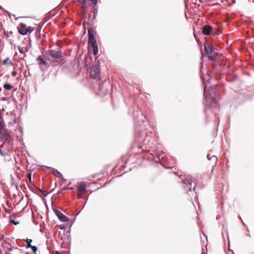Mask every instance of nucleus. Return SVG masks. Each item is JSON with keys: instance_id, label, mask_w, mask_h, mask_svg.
<instances>
[{"instance_id": "obj_39", "label": "nucleus", "mask_w": 254, "mask_h": 254, "mask_svg": "<svg viewBox=\"0 0 254 254\" xmlns=\"http://www.w3.org/2000/svg\"><path fill=\"white\" fill-rule=\"evenodd\" d=\"M142 146H138V148H141Z\"/></svg>"}, {"instance_id": "obj_33", "label": "nucleus", "mask_w": 254, "mask_h": 254, "mask_svg": "<svg viewBox=\"0 0 254 254\" xmlns=\"http://www.w3.org/2000/svg\"><path fill=\"white\" fill-rule=\"evenodd\" d=\"M60 228L61 230H64V229H65V227H64V225H61L60 226Z\"/></svg>"}, {"instance_id": "obj_20", "label": "nucleus", "mask_w": 254, "mask_h": 254, "mask_svg": "<svg viewBox=\"0 0 254 254\" xmlns=\"http://www.w3.org/2000/svg\"><path fill=\"white\" fill-rule=\"evenodd\" d=\"M32 242V240L31 239H27L26 240V244H27V246H26V248H29L30 247H32V246L31 243V242Z\"/></svg>"}, {"instance_id": "obj_7", "label": "nucleus", "mask_w": 254, "mask_h": 254, "mask_svg": "<svg viewBox=\"0 0 254 254\" xmlns=\"http://www.w3.org/2000/svg\"><path fill=\"white\" fill-rule=\"evenodd\" d=\"M55 212L56 215L58 216L59 219L61 222H65L68 221V218L64 214H63L61 211L58 210H55Z\"/></svg>"}, {"instance_id": "obj_23", "label": "nucleus", "mask_w": 254, "mask_h": 254, "mask_svg": "<svg viewBox=\"0 0 254 254\" xmlns=\"http://www.w3.org/2000/svg\"><path fill=\"white\" fill-rule=\"evenodd\" d=\"M30 248L32 249V250L33 253H34V254H37L36 252L38 251L37 247L36 246H32V247H30Z\"/></svg>"}, {"instance_id": "obj_18", "label": "nucleus", "mask_w": 254, "mask_h": 254, "mask_svg": "<svg viewBox=\"0 0 254 254\" xmlns=\"http://www.w3.org/2000/svg\"><path fill=\"white\" fill-rule=\"evenodd\" d=\"M207 157L208 160H212L213 162H214L215 165H216V162L217 160V158L216 156L213 155L211 157H209V155L207 154Z\"/></svg>"}, {"instance_id": "obj_42", "label": "nucleus", "mask_w": 254, "mask_h": 254, "mask_svg": "<svg viewBox=\"0 0 254 254\" xmlns=\"http://www.w3.org/2000/svg\"><path fill=\"white\" fill-rule=\"evenodd\" d=\"M144 135H142V136H140V137H143Z\"/></svg>"}, {"instance_id": "obj_10", "label": "nucleus", "mask_w": 254, "mask_h": 254, "mask_svg": "<svg viewBox=\"0 0 254 254\" xmlns=\"http://www.w3.org/2000/svg\"><path fill=\"white\" fill-rule=\"evenodd\" d=\"M8 155L7 148L4 147V145L0 146V155L2 157H6Z\"/></svg>"}, {"instance_id": "obj_25", "label": "nucleus", "mask_w": 254, "mask_h": 254, "mask_svg": "<svg viewBox=\"0 0 254 254\" xmlns=\"http://www.w3.org/2000/svg\"><path fill=\"white\" fill-rule=\"evenodd\" d=\"M18 51H19V52L21 54H24V50H23V48L20 47H18Z\"/></svg>"}, {"instance_id": "obj_11", "label": "nucleus", "mask_w": 254, "mask_h": 254, "mask_svg": "<svg viewBox=\"0 0 254 254\" xmlns=\"http://www.w3.org/2000/svg\"><path fill=\"white\" fill-rule=\"evenodd\" d=\"M186 183H187L189 186H190L191 187L192 185V181L190 179H185L184 182H183L184 189L186 190H187L188 189L189 190H191L190 188H189L186 185Z\"/></svg>"}, {"instance_id": "obj_19", "label": "nucleus", "mask_w": 254, "mask_h": 254, "mask_svg": "<svg viewBox=\"0 0 254 254\" xmlns=\"http://www.w3.org/2000/svg\"><path fill=\"white\" fill-rule=\"evenodd\" d=\"M3 88L6 90H9L11 89L12 86L9 83H5L3 85Z\"/></svg>"}, {"instance_id": "obj_40", "label": "nucleus", "mask_w": 254, "mask_h": 254, "mask_svg": "<svg viewBox=\"0 0 254 254\" xmlns=\"http://www.w3.org/2000/svg\"><path fill=\"white\" fill-rule=\"evenodd\" d=\"M195 189V187L194 186V187H193V190H194Z\"/></svg>"}, {"instance_id": "obj_29", "label": "nucleus", "mask_w": 254, "mask_h": 254, "mask_svg": "<svg viewBox=\"0 0 254 254\" xmlns=\"http://www.w3.org/2000/svg\"><path fill=\"white\" fill-rule=\"evenodd\" d=\"M10 223L11 224H13L14 225H17V224H19V222H16L15 220H11L10 221Z\"/></svg>"}, {"instance_id": "obj_16", "label": "nucleus", "mask_w": 254, "mask_h": 254, "mask_svg": "<svg viewBox=\"0 0 254 254\" xmlns=\"http://www.w3.org/2000/svg\"><path fill=\"white\" fill-rule=\"evenodd\" d=\"M0 134H1L5 137H6L7 136V131L2 125H1L0 126Z\"/></svg>"}, {"instance_id": "obj_36", "label": "nucleus", "mask_w": 254, "mask_h": 254, "mask_svg": "<svg viewBox=\"0 0 254 254\" xmlns=\"http://www.w3.org/2000/svg\"><path fill=\"white\" fill-rule=\"evenodd\" d=\"M136 139L138 141H139V140H138V137L137 134L136 133Z\"/></svg>"}, {"instance_id": "obj_6", "label": "nucleus", "mask_w": 254, "mask_h": 254, "mask_svg": "<svg viewBox=\"0 0 254 254\" xmlns=\"http://www.w3.org/2000/svg\"><path fill=\"white\" fill-rule=\"evenodd\" d=\"M100 74V69L97 66H94L90 71V75L93 78H98Z\"/></svg>"}, {"instance_id": "obj_27", "label": "nucleus", "mask_w": 254, "mask_h": 254, "mask_svg": "<svg viewBox=\"0 0 254 254\" xmlns=\"http://www.w3.org/2000/svg\"><path fill=\"white\" fill-rule=\"evenodd\" d=\"M40 191H41L43 193V195L45 196H46L48 194V193H49V192L47 191H43V190H40Z\"/></svg>"}, {"instance_id": "obj_14", "label": "nucleus", "mask_w": 254, "mask_h": 254, "mask_svg": "<svg viewBox=\"0 0 254 254\" xmlns=\"http://www.w3.org/2000/svg\"><path fill=\"white\" fill-rule=\"evenodd\" d=\"M52 173L57 177L60 178L62 180H64L62 174L57 170L52 169Z\"/></svg>"}, {"instance_id": "obj_9", "label": "nucleus", "mask_w": 254, "mask_h": 254, "mask_svg": "<svg viewBox=\"0 0 254 254\" xmlns=\"http://www.w3.org/2000/svg\"><path fill=\"white\" fill-rule=\"evenodd\" d=\"M212 30V27L209 25H205L202 27V32L206 36H209Z\"/></svg>"}, {"instance_id": "obj_35", "label": "nucleus", "mask_w": 254, "mask_h": 254, "mask_svg": "<svg viewBox=\"0 0 254 254\" xmlns=\"http://www.w3.org/2000/svg\"><path fill=\"white\" fill-rule=\"evenodd\" d=\"M15 249V248H14V247H10V248H9V250H10V251H12V250L13 249ZM15 249H17V248H15Z\"/></svg>"}, {"instance_id": "obj_8", "label": "nucleus", "mask_w": 254, "mask_h": 254, "mask_svg": "<svg viewBox=\"0 0 254 254\" xmlns=\"http://www.w3.org/2000/svg\"><path fill=\"white\" fill-rule=\"evenodd\" d=\"M105 83L100 81L99 83V90L101 95H105L108 92V88L104 86Z\"/></svg>"}, {"instance_id": "obj_38", "label": "nucleus", "mask_w": 254, "mask_h": 254, "mask_svg": "<svg viewBox=\"0 0 254 254\" xmlns=\"http://www.w3.org/2000/svg\"><path fill=\"white\" fill-rule=\"evenodd\" d=\"M56 254H60V252H58V251H56Z\"/></svg>"}, {"instance_id": "obj_41", "label": "nucleus", "mask_w": 254, "mask_h": 254, "mask_svg": "<svg viewBox=\"0 0 254 254\" xmlns=\"http://www.w3.org/2000/svg\"><path fill=\"white\" fill-rule=\"evenodd\" d=\"M144 135H142V136H140V137H143Z\"/></svg>"}, {"instance_id": "obj_28", "label": "nucleus", "mask_w": 254, "mask_h": 254, "mask_svg": "<svg viewBox=\"0 0 254 254\" xmlns=\"http://www.w3.org/2000/svg\"><path fill=\"white\" fill-rule=\"evenodd\" d=\"M90 0L92 2V3L94 5H96L98 3V0Z\"/></svg>"}, {"instance_id": "obj_12", "label": "nucleus", "mask_w": 254, "mask_h": 254, "mask_svg": "<svg viewBox=\"0 0 254 254\" xmlns=\"http://www.w3.org/2000/svg\"><path fill=\"white\" fill-rule=\"evenodd\" d=\"M214 51V48L213 46L207 47L204 45V51L207 55H212Z\"/></svg>"}, {"instance_id": "obj_3", "label": "nucleus", "mask_w": 254, "mask_h": 254, "mask_svg": "<svg viewBox=\"0 0 254 254\" xmlns=\"http://www.w3.org/2000/svg\"><path fill=\"white\" fill-rule=\"evenodd\" d=\"M18 32L22 35H26L28 32L31 33L33 31L34 29L30 26L27 27L25 24L20 23L17 27Z\"/></svg>"}, {"instance_id": "obj_30", "label": "nucleus", "mask_w": 254, "mask_h": 254, "mask_svg": "<svg viewBox=\"0 0 254 254\" xmlns=\"http://www.w3.org/2000/svg\"><path fill=\"white\" fill-rule=\"evenodd\" d=\"M149 136H145V138H144V139L143 140V145H145V142H146V140H147V141H148L149 142Z\"/></svg>"}, {"instance_id": "obj_37", "label": "nucleus", "mask_w": 254, "mask_h": 254, "mask_svg": "<svg viewBox=\"0 0 254 254\" xmlns=\"http://www.w3.org/2000/svg\"><path fill=\"white\" fill-rule=\"evenodd\" d=\"M215 166V165H213V166H212V170H211V172H212V173H213V169H214V166Z\"/></svg>"}, {"instance_id": "obj_4", "label": "nucleus", "mask_w": 254, "mask_h": 254, "mask_svg": "<svg viewBox=\"0 0 254 254\" xmlns=\"http://www.w3.org/2000/svg\"><path fill=\"white\" fill-rule=\"evenodd\" d=\"M47 54L55 60H59L63 57V53L61 50H49Z\"/></svg>"}, {"instance_id": "obj_22", "label": "nucleus", "mask_w": 254, "mask_h": 254, "mask_svg": "<svg viewBox=\"0 0 254 254\" xmlns=\"http://www.w3.org/2000/svg\"><path fill=\"white\" fill-rule=\"evenodd\" d=\"M209 55L208 59L210 61H215L216 60L215 56H213V54L212 55Z\"/></svg>"}, {"instance_id": "obj_34", "label": "nucleus", "mask_w": 254, "mask_h": 254, "mask_svg": "<svg viewBox=\"0 0 254 254\" xmlns=\"http://www.w3.org/2000/svg\"><path fill=\"white\" fill-rule=\"evenodd\" d=\"M16 74H17V72L16 71H13L12 73V75L13 76H16Z\"/></svg>"}, {"instance_id": "obj_17", "label": "nucleus", "mask_w": 254, "mask_h": 254, "mask_svg": "<svg viewBox=\"0 0 254 254\" xmlns=\"http://www.w3.org/2000/svg\"><path fill=\"white\" fill-rule=\"evenodd\" d=\"M155 153L156 155V157L160 160L162 158V156L164 154V152L162 150H158Z\"/></svg>"}, {"instance_id": "obj_32", "label": "nucleus", "mask_w": 254, "mask_h": 254, "mask_svg": "<svg viewBox=\"0 0 254 254\" xmlns=\"http://www.w3.org/2000/svg\"><path fill=\"white\" fill-rule=\"evenodd\" d=\"M9 61V58H7L6 59L4 60L3 61V64H7L8 63V61Z\"/></svg>"}, {"instance_id": "obj_21", "label": "nucleus", "mask_w": 254, "mask_h": 254, "mask_svg": "<svg viewBox=\"0 0 254 254\" xmlns=\"http://www.w3.org/2000/svg\"><path fill=\"white\" fill-rule=\"evenodd\" d=\"M93 49V54L94 56L97 55L98 52V45L95 46V47H92Z\"/></svg>"}, {"instance_id": "obj_5", "label": "nucleus", "mask_w": 254, "mask_h": 254, "mask_svg": "<svg viewBox=\"0 0 254 254\" xmlns=\"http://www.w3.org/2000/svg\"><path fill=\"white\" fill-rule=\"evenodd\" d=\"M94 31L92 28L88 30V43L90 44L92 47H95L97 45L96 40L94 35Z\"/></svg>"}, {"instance_id": "obj_1", "label": "nucleus", "mask_w": 254, "mask_h": 254, "mask_svg": "<svg viewBox=\"0 0 254 254\" xmlns=\"http://www.w3.org/2000/svg\"><path fill=\"white\" fill-rule=\"evenodd\" d=\"M208 91L209 92L208 95L205 94V91H204V98L205 99L206 102L208 104L212 112L216 114L218 110L217 109L216 99L214 98L215 96V93L213 91L212 88H210Z\"/></svg>"}, {"instance_id": "obj_24", "label": "nucleus", "mask_w": 254, "mask_h": 254, "mask_svg": "<svg viewBox=\"0 0 254 254\" xmlns=\"http://www.w3.org/2000/svg\"><path fill=\"white\" fill-rule=\"evenodd\" d=\"M93 13H94V18H95L96 17V15L98 13V8L97 7H95L93 9Z\"/></svg>"}, {"instance_id": "obj_43", "label": "nucleus", "mask_w": 254, "mask_h": 254, "mask_svg": "<svg viewBox=\"0 0 254 254\" xmlns=\"http://www.w3.org/2000/svg\"><path fill=\"white\" fill-rule=\"evenodd\" d=\"M144 135H142V136H140V137H143Z\"/></svg>"}, {"instance_id": "obj_2", "label": "nucleus", "mask_w": 254, "mask_h": 254, "mask_svg": "<svg viewBox=\"0 0 254 254\" xmlns=\"http://www.w3.org/2000/svg\"><path fill=\"white\" fill-rule=\"evenodd\" d=\"M135 124H137L139 126H145L146 123V117L143 114V113L140 111L139 114L136 116L134 115Z\"/></svg>"}, {"instance_id": "obj_26", "label": "nucleus", "mask_w": 254, "mask_h": 254, "mask_svg": "<svg viewBox=\"0 0 254 254\" xmlns=\"http://www.w3.org/2000/svg\"><path fill=\"white\" fill-rule=\"evenodd\" d=\"M27 177H28V179L29 180V181L31 183V182H32V176H31V173H28Z\"/></svg>"}, {"instance_id": "obj_13", "label": "nucleus", "mask_w": 254, "mask_h": 254, "mask_svg": "<svg viewBox=\"0 0 254 254\" xmlns=\"http://www.w3.org/2000/svg\"><path fill=\"white\" fill-rule=\"evenodd\" d=\"M86 189V185L83 182H81L78 184V190L81 193H83Z\"/></svg>"}, {"instance_id": "obj_15", "label": "nucleus", "mask_w": 254, "mask_h": 254, "mask_svg": "<svg viewBox=\"0 0 254 254\" xmlns=\"http://www.w3.org/2000/svg\"><path fill=\"white\" fill-rule=\"evenodd\" d=\"M37 61L40 66L46 65L48 64L41 56H39L37 59Z\"/></svg>"}, {"instance_id": "obj_31", "label": "nucleus", "mask_w": 254, "mask_h": 254, "mask_svg": "<svg viewBox=\"0 0 254 254\" xmlns=\"http://www.w3.org/2000/svg\"><path fill=\"white\" fill-rule=\"evenodd\" d=\"M80 3L84 4L85 3V0H77Z\"/></svg>"}]
</instances>
